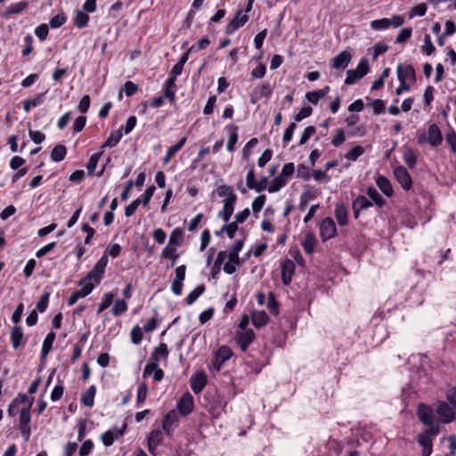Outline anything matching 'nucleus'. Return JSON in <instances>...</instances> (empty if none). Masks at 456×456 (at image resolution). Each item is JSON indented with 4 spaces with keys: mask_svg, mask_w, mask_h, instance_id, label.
I'll return each mask as SVG.
<instances>
[{
    "mask_svg": "<svg viewBox=\"0 0 456 456\" xmlns=\"http://www.w3.org/2000/svg\"><path fill=\"white\" fill-rule=\"evenodd\" d=\"M108 262L109 259L107 255L103 254L102 257L97 261L93 270H91L85 278L93 281L94 285L100 283Z\"/></svg>",
    "mask_w": 456,
    "mask_h": 456,
    "instance_id": "obj_1",
    "label": "nucleus"
},
{
    "mask_svg": "<svg viewBox=\"0 0 456 456\" xmlns=\"http://www.w3.org/2000/svg\"><path fill=\"white\" fill-rule=\"evenodd\" d=\"M232 355V352L229 346H220L214 354V358L211 362V369L215 371H219L223 364L228 361Z\"/></svg>",
    "mask_w": 456,
    "mask_h": 456,
    "instance_id": "obj_2",
    "label": "nucleus"
},
{
    "mask_svg": "<svg viewBox=\"0 0 456 456\" xmlns=\"http://www.w3.org/2000/svg\"><path fill=\"white\" fill-rule=\"evenodd\" d=\"M454 410L446 402H438L436 411L441 422L451 423L456 418Z\"/></svg>",
    "mask_w": 456,
    "mask_h": 456,
    "instance_id": "obj_3",
    "label": "nucleus"
},
{
    "mask_svg": "<svg viewBox=\"0 0 456 456\" xmlns=\"http://www.w3.org/2000/svg\"><path fill=\"white\" fill-rule=\"evenodd\" d=\"M320 237L322 241H326L331 238H334L337 235V227L330 217H327L323 219L320 225Z\"/></svg>",
    "mask_w": 456,
    "mask_h": 456,
    "instance_id": "obj_4",
    "label": "nucleus"
},
{
    "mask_svg": "<svg viewBox=\"0 0 456 456\" xmlns=\"http://www.w3.org/2000/svg\"><path fill=\"white\" fill-rule=\"evenodd\" d=\"M256 338L253 330H238L236 332L235 340L240 346L242 352H246L249 345L254 341Z\"/></svg>",
    "mask_w": 456,
    "mask_h": 456,
    "instance_id": "obj_5",
    "label": "nucleus"
},
{
    "mask_svg": "<svg viewBox=\"0 0 456 456\" xmlns=\"http://www.w3.org/2000/svg\"><path fill=\"white\" fill-rule=\"evenodd\" d=\"M394 175L403 190L409 191L411 188L412 180L410 174L408 173L404 167H396L394 169Z\"/></svg>",
    "mask_w": 456,
    "mask_h": 456,
    "instance_id": "obj_6",
    "label": "nucleus"
},
{
    "mask_svg": "<svg viewBox=\"0 0 456 456\" xmlns=\"http://www.w3.org/2000/svg\"><path fill=\"white\" fill-rule=\"evenodd\" d=\"M248 20V17L247 14H243L241 9L238 10L236 15L233 19L228 23L225 28V33L227 35L232 34L235 30L239 29L240 27L244 26Z\"/></svg>",
    "mask_w": 456,
    "mask_h": 456,
    "instance_id": "obj_7",
    "label": "nucleus"
},
{
    "mask_svg": "<svg viewBox=\"0 0 456 456\" xmlns=\"http://www.w3.org/2000/svg\"><path fill=\"white\" fill-rule=\"evenodd\" d=\"M177 410L183 416L189 415L193 410V397L190 393L183 394L177 403Z\"/></svg>",
    "mask_w": 456,
    "mask_h": 456,
    "instance_id": "obj_8",
    "label": "nucleus"
},
{
    "mask_svg": "<svg viewBox=\"0 0 456 456\" xmlns=\"http://www.w3.org/2000/svg\"><path fill=\"white\" fill-rule=\"evenodd\" d=\"M237 196L232 195L230 198L224 200V208L218 213V217L223 218L224 222H228L234 211V204L236 202Z\"/></svg>",
    "mask_w": 456,
    "mask_h": 456,
    "instance_id": "obj_9",
    "label": "nucleus"
},
{
    "mask_svg": "<svg viewBox=\"0 0 456 456\" xmlns=\"http://www.w3.org/2000/svg\"><path fill=\"white\" fill-rule=\"evenodd\" d=\"M295 268L296 265L290 259H285L281 263V281L284 285L287 286L291 282L295 273Z\"/></svg>",
    "mask_w": 456,
    "mask_h": 456,
    "instance_id": "obj_10",
    "label": "nucleus"
},
{
    "mask_svg": "<svg viewBox=\"0 0 456 456\" xmlns=\"http://www.w3.org/2000/svg\"><path fill=\"white\" fill-rule=\"evenodd\" d=\"M126 428V425L123 424L121 429H118L117 428L109 429L105 433L102 435V441L105 446H110L113 444L114 441L122 436Z\"/></svg>",
    "mask_w": 456,
    "mask_h": 456,
    "instance_id": "obj_11",
    "label": "nucleus"
},
{
    "mask_svg": "<svg viewBox=\"0 0 456 456\" xmlns=\"http://www.w3.org/2000/svg\"><path fill=\"white\" fill-rule=\"evenodd\" d=\"M159 363L154 362H148L144 367L142 377L145 379L153 373V379L157 382L160 381L164 378V371L158 368Z\"/></svg>",
    "mask_w": 456,
    "mask_h": 456,
    "instance_id": "obj_12",
    "label": "nucleus"
},
{
    "mask_svg": "<svg viewBox=\"0 0 456 456\" xmlns=\"http://www.w3.org/2000/svg\"><path fill=\"white\" fill-rule=\"evenodd\" d=\"M428 142L432 147H437L443 142V136L437 125L432 124L429 126L427 134Z\"/></svg>",
    "mask_w": 456,
    "mask_h": 456,
    "instance_id": "obj_13",
    "label": "nucleus"
},
{
    "mask_svg": "<svg viewBox=\"0 0 456 456\" xmlns=\"http://www.w3.org/2000/svg\"><path fill=\"white\" fill-rule=\"evenodd\" d=\"M352 55L347 51H343L332 59V68L335 69H345L350 63Z\"/></svg>",
    "mask_w": 456,
    "mask_h": 456,
    "instance_id": "obj_14",
    "label": "nucleus"
},
{
    "mask_svg": "<svg viewBox=\"0 0 456 456\" xmlns=\"http://www.w3.org/2000/svg\"><path fill=\"white\" fill-rule=\"evenodd\" d=\"M418 416H419V420L423 424L432 423L434 421H436L435 419V416H434L433 409L426 403H420L419 405Z\"/></svg>",
    "mask_w": 456,
    "mask_h": 456,
    "instance_id": "obj_15",
    "label": "nucleus"
},
{
    "mask_svg": "<svg viewBox=\"0 0 456 456\" xmlns=\"http://www.w3.org/2000/svg\"><path fill=\"white\" fill-rule=\"evenodd\" d=\"M334 215L338 225L345 226L348 224V209L344 203L338 202L336 204Z\"/></svg>",
    "mask_w": 456,
    "mask_h": 456,
    "instance_id": "obj_16",
    "label": "nucleus"
},
{
    "mask_svg": "<svg viewBox=\"0 0 456 456\" xmlns=\"http://www.w3.org/2000/svg\"><path fill=\"white\" fill-rule=\"evenodd\" d=\"M11 344L13 349L17 350L25 344L24 333L20 326H14L11 330Z\"/></svg>",
    "mask_w": 456,
    "mask_h": 456,
    "instance_id": "obj_17",
    "label": "nucleus"
},
{
    "mask_svg": "<svg viewBox=\"0 0 456 456\" xmlns=\"http://www.w3.org/2000/svg\"><path fill=\"white\" fill-rule=\"evenodd\" d=\"M396 72L399 81L406 82L407 80L415 79V70L411 65L403 67L402 64H399L397 66Z\"/></svg>",
    "mask_w": 456,
    "mask_h": 456,
    "instance_id": "obj_18",
    "label": "nucleus"
},
{
    "mask_svg": "<svg viewBox=\"0 0 456 456\" xmlns=\"http://www.w3.org/2000/svg\"><path fill=\"white\" fill-rule=\"evenodd\" d=\"M162 441V432L159 429H154L148 437V449L154 454L155 450Z\"/></svg>",
    "mask_w": 456,
    "mask_h": 456,
    "instance_id": "obj_19",
    "label": "nucleus"
},
{
    "mask_svg": "<svg viewBox=\"0 0 456 456\" xmlns=\"http://www.w3.org/2000/svg\"><path fill=\"white\" fill-rule=\"evenodd\" d=\"M317 244V240L314 236V233L313 232H307L305 235V238L302 241V247L305 250V252L308 255H311L315 248V246Z\"/></svg>",
    "mask_w": 456,
    "mask_h": 456,
    "instance_id": "obj_20",
    "label": "nucleus"
},
{
    "mask_svg": "<svg viewBox=\"0 0 456 456\" xmlns=\"http://www.w3.org/2000/svg\"><path fill=\"white\" fill-rule=\"evenodd\" d=\"M169 351L167 346L165 343H160L159 346L155 347L151 358L148 362L156 361L159 363L160 359L166 360L168 357Z\"/></svg>",
    "mask_w": 456,
    "mask_h": 456,
    "instance_id": "obj_21",
    "label": "nucleus"
},
{
    "mask_svg": "<svg viewBox=\"0 0 456 456\" xmlns=\"http://www.w3.org/2000/svg\"><path fill=\"white\" fill-rule=\"evenodd\" d=\"M376 184L387 197H391L393 195L394 191L392 184L386 176L379 175L376 179Z\"/></svg>",
    "mask_w": 456,
    "mask_h": 456,
    "instance_id": "obj_22",
    "label": "nucleus"
},
{
    "mask_svg": "<svg viewBox=\"0 0 456 456\" xmlns=\"http://www.w3.org/2000/svg\"><path fill=\"white\" fill-rule=\"evenodd\" d=\"M269 317L265 311H254L251 314V322L256 328H261L268 322Z\"/></svg>",
    "mask_w": 456,
    "mask_h": 456,
    "instance_id": "obj_23",
    "label": "nucleus"
},
{
    "mask_svg": "<svg viewBox=\"0 0 456 456\" xmlns=\"http://www.w3.org/2000/svg\"><path fill=\"white\" fill-rule=\"evenodd\" d=\"M206 375L203 373H199L191 379V388L195 394H198L202 391V389L206 386Z\"/></svg>",
    "mask_w": 456,
    "mask_h": 456,
    "instance_id": "obj_24",
    "label": "nucleus"
},
{
    "mask_svg": "<svg viewBox=\"0 0 456 456\" xmlns=\"http://www.w3.org/2000/svg\"><path fill=\"white\" fill-rule=\"evenodd\" d=\"M45 93L37 94L32 99H27L23 102V110L28 113L32 108L41 105L45 101Z\"/></svg>",
    "mask_w": 456,
    "mask_h": 456,
    "instance_id": "obj_25",
    "label": "nucleus"
},
{
    "mask_svg": "<svg viewBox=\"0 0 456 456\" xmlns=\"http://www.w3.org/2000/svg\"><path fill=\"white\" fill-rule=\"evenodd\" d=\"M184 232L181 228H175L172 231L169 242L167 247L177 248L179 247L183 240Z\"/></svg>",
    "mask_w": 456,
    "mask_h": 456,
    "instance_id": "obj_26",
    "label": "nucleus"
},
{
    "mask_svg": "<svg viewBox=\"0 0 456 456\" xmlns=\"http://www.w3.org/2000/svg\"><path fill=\"white\" fill-rule=\"evenodd\" d=\"M96 394V387L94 385L90 386L86 392L81 395V403L87 406L92 407L94 405V399Z\"/></svg>",
    "mask_w": 456,
    "mask_h": 456,
    "instance_id": "obj_27",
    "label": "nucleus"
},
{
    "mask_svg": "<svg viewBox=\"0 0 456 456\" xmlns=\"http://www.w3.org/2000/svg\"><path fill=\"white\" fill-rule=\"evenodd\" d=\"M56 335L53 331H50L43 341L41 349V358L46 357L52 349L53 344L55 340Z\"/></svg>",
    "mask_w": 456,
    "mask_h": 456,
    "instance_id": "obj_28",
    "label": "nucleus"
},
{
    "mask_svg": "<svg viewBox=\"0 0 456 456\" xmlns=\"http://www.w3.org/2000/svg\"><path fill=\"white\" fill-rule=\"evenodd\" d=\"M179 413L175 410L170 411L163 419V429L168 434L171 430L172 424L178 420Z\"/></svg>",
    "mask_w": 456,
    "mask_h": 456,
    "instance_id": "obj_29",
    "label": "nucleus"
},
{
    "mask_svg": "<svg viewBox=\"0 0 456 456\" xmlns=\"http://www.w3.org/2000/svg\"><path fill=\"white\" fill-rule=\"evenodd\" d=\"M122 138V132L121 130H118L115 132H112L110 136L107 138L105 142L102 145L101 151H103V150L107 147H114L116 146Z\"/></svg>",
    "mask_w": 456,
    "mask_h": 456,
    "instance_id": "obj_30",
    "label": "nucleus"
},
{
    "mask_svg": "<svg viewBox=\"0 0 456 456\" xmlns=\"http://www.w3.org/2000/svg\"><path fill=\"white\" fill-rule=\"evenodd\" d=\"M66 154L67 148L62 144H58L52 150L51 159L54 162H60L65 159Z\"/></svg>",
    "mask_w": 456,
    "mask_h": 456,
    "instance_id": "obj_31",
    "label": "nucleus"
},
{
    "mask_svg": "<svg viewBox=\"0 0 456 456\" xmlns=\"http://www.w3.org/2000/svg\"><path fill=\"white\" fill-rule=\"evenodd\" d=\"M403 159L408 167L413 168L415 167L417 158L414 151L411 148L405 147L403 149Z\"/></svg>",
    "mask_w": 456,
    "mask_h": 456,
    "instance_id": "obj_32",
    "label": "nucleus"
},
{
    "mask_svg": "<svg viewBox=\"0 0 456 456\" xmlns=\"http://www.w3.org/2000/svg\"><path fill=\"white\" fill-rule=\"evenodd\" d=\"M226 129H228L230 131L226 148H227L228 151H233L234 148H235V144L237 143V141H238V134H237L238 128L235 126H227Z\"/></svg>",
    "mask_w": 456,
    "mask_h": 456,
    "instance_id": "obj_33",
    "label": "nucleus"
},
{
    "mask_svg": "<svg viewBox=\"0 0 456 456\" xmlns=\"http://www.w3.org/2000/svg\"><path fill=\"white\" fill-rule=\"evenodd\" d=\"M79 285L82 286L80 289H77L79 296L81 297H85L88 296L94 288V283L89 280H86V278H84L80 282Z\"/></svg>",
    "mask_w": 456,
    "mask_h": 456,
    "instance_id": "obj_34",
    "label": "nucleus"
},
{
    "mask_svg": "<svg viewBox=\"0 0 456 456\" xmlns=\"http://www.w3.org/2000/svg\"><path fill=\"white\" fill-rule=\"evenodd\" d=\"M79 285L82 286L80 289H77L79 296L81 297H85L88 296L94 288V283L89 280H86V278H84L80 282Z\"/></svg>",
    "mask_w": 456,
    "mask_h": 456,
    "instance_id": "obj_35",
    "label": "nucleus"
},
{
    "mask_svg": "<svg viewBox=\"0 0 456 456\" xmlns=\"http://www.w3.org/2000/svg\"><path fill=\"white\" fill-rule=\"evenodd\" d=\"M367 195L379 208L386 204V200L374 187H369L367 189Z\"/></svg>",
    "mask_w": 456,
    "mask_h": 456,
    "instance_id": "obj_36",
    "label": "nucleus"
},
{
    "mask_svg": "<svg viewBox=\"0 0 456 456\" xmlns=\"http://www.w3.org/2000/svg\"><path fill=\"white\" fill-rule=\"evenodd\" d=\"M287 181L284 180L282 177H281L280 175L276 176L275 178H273L271 183H270V185L269 187L267 188L268 191L270 193H274V192H277L279 191L282 187H284L286 184H287Z\"/></svg>",
    "mask_w": 456,
    "mask_h": 456,
    "instance_id": "obj_37",
    "label": "nucleus"
},
{
    "mask_svg": "<svg viewBox=\"0 0 456 456\" xmlns=\"http://www.w3.org/2000/svg\"><path fill=\"white\" fill-rule=\"evenodd\" d=\"M206 290L204 284L197 286L186 297L188 305L193 304Z\"/></svg>",
    "mask_w": 456,
    "mask_h": 456,
    "instance_id": "obj_38",
    "label": "nucleus"
},
{
    "mask_svg": "<svg viewBox=\"0 0 456 456\" xmlns=\"http://www.w3.org/2000/svg\"><path fill=\"white\" fill-rule=\"evenodd\" d=\"M363 153L364 148L361 145H356L345 154V158L349 161H355Z\"/></svg>",
    "mask_w": 456,
    "mask_h": 456,
    "instance_id": "obj_39",
    "label": "nucleus"
},
{
    "mask_svg": "<svg viewBox=\"0 0 456 456\" xmlns=\"http://www.w3.org/2000/svg\"><path fill=\"white\" fill-rule=\"evenodd\" d=\"M28 3L24 1L12 4L6 9L5 13L6 15L19 14L23 12L28 7Z\"/></svg>",
    "mask_w": 456,
    "mask_h": 456,
    "instance_id": "obj_40",
    "label": "nucleus"
},
{
    "mask_svg": "<svg viewBox=\"0 0 456 456\" xmlns=\"http://www.w3.org/2000/svg\"><path fill=\"white\" fill-rule=\"evenodd\" d=\"M371 206L372 202L362 195L358 196L353 202V207H355L358 210H364Z\"/></svg>",
    "mask_w": 456,
    "mask_h": 456,
    "instance_id": "obj_41",
    "label": "nucleus"
},
{
    "mask_svg": "<svg viewBox=\"0 0 456 456\" xmlns=\"http://www.w3.org/2000/svg\"><path fill=\"white\" fill-rule=\"evenodd\" d=\"M89 21V16L83 11L77 10L76 11L75 15V25L78 28H82L87 25Z\"/></svg>",
    "mask_w": 456,
    "mask_h": 456,
    "instance_id": "obj_42",
    "label": "nucleus"
},
{
    "mask_svg": "<svg viewBox=\"0 0 456 456\" xmlns=\"http://www.w3.org/2000/svg\"><path fill=\"white\" fill-rule=\"evenodd\" d=\"M102 153L103 151H100L99 152H96L90 157L89 161L86 165V169L89 175L94 174V172L95 171L98 161L102 157Z\"/></svg>",
    "mask_w": 456,
    "mask_h": 456,
    "instance_id": "obj_43",
    "label": "nucleus"
},
{
    "mask_svg": "<svg viewBox=\"0 0 456 456\" xmlns=\"http://www.w3.org/2000/svg\"><path fill=\"white\" fill-rule=\"evenodd\" d=\"M32 403L28 407H23L20 412V426L26 427L29 426L30 423V407Z\"/></svg>",
    "mask_w": 456,
    "mask_h": 456,
    "instance_id": "obj_44",
    "label": "nucleus"
},
{
    "mask_svg": "<svg viewBox=\"0 0 456 456\" xmlns=\"http://www.w3.org/2000/svg\"><path fill=\"white\" fill-rule=\"evenodd\" d=\"M127 310V304L123 299H117L112 307V314L119 316Z\"/></svg>",
    "mask_w": 456,
    "mask_h": 456,
    "instance_id": "obj_45",
    "label": "nucleus"
},
{
    "mask_svg": "<svg viewBox=\"0 0 456 456\" xmlns=\"http://www.w3.org/2000/svg\"><path fill=\"white\" fill-rule=\"evenodd\" d=\"M390 27L388 18L374 20L370 22V28L374 30H384Z\"/></svg>",
    "mask_w": 456,
    "mask_h": 456,
    "instance_id": "obj_46",
    "label": "nucleus"
},
{
    "mask_svg": "<svg viewBox=\"0 0 456 456\" xmlns=\"http://www.w3.org/2000/svg\"><path fill=\"white\" fill-rule=\"evenodd\" d=\"M113 300H114L113 293L110 292V293L105 294L102 301L101 302V304L98 306L97 314H99L102 312H103L105 309H107L113 303Z\"/></svg>",
    "mask_w": 456,
    "mask_h": 456,
    "instance_id": "obj_47",
    "label": "nucleus"
},
{
    "mask_svg": "<svg viewBox=\"0 0 456 456\" xmlns=\"http://www.w3.org/2000/svg\"><path fill=\"white\" fill-rule=\"evenodd\" d=\"M294 171H295L294 164L291 162L286 163L282 167L281 172L279 175L288 182L290 179V177L292 176V175L294 174Z\"/></svg>",
    "mask_w": 456,
    "mask_h": 456,
    "instance_id": "obj_48",
    "label": "nucleus"
},
{
    "mask_svg": "<svg viewBox=\"0 0 456 456\" xmlns=\"http://www.w3.org/2000/svg\"><path fill=\"white\" fill-rule=\"evenodd\" d=\"M175 251H176V248H172V247L167 246L162 250V253H161L162 256L171 259V266L175 265V263L176 262V260L178 258V255L175 253Z\"/></svg>",
    "mask_w": 456,
    "mask_h": 456,
    "instance_id": "obj_49",
    "label": "nucleus"
},
{
    "mask_svg": "<svg viewBox=\"0 0 456 456\" xmlns=\"http://www.w3.org/2000/svg\"><path fill=\"white\" fill-rule=\"evenodd\" d=\"M370 105L372 107V111L374 115L382 114L385 111L386 104L385 102L381 99L373 100Z\"/></svg>",
    "mask_w": 456,
    "mask_h": 456,
    "instance_id": "obj_50",
    "label": "nucleus"
},
{
    "mask_svg": "<svg viewBox=\"0 0 456 456\" xmlns=\"http://www.w3.org/2000/svg\"><path fill=\"white\" fill-rule=\"evenodd\" d=\"M143 328L138 325L134 326L131 330V340L134 345H139L142 340Z\"/></svg>",
    "mask_w": 456,
    "mask_h": 456,
    "instance_id": "obj_51",
    "label": "nucleus"
},
{
    "mask_svg": "<svg viewBox=\"0 0 456 456\" xmlns=\"http://www.w3.org/2000/svg\"><path fill=\"white\" fill-rule=\"evenodd\" d=\"M240 264V258H228L224 265V271L228 274H232L236 271V266Z\"/></svg>",
    "mask_w": 456,
    "mask_h": 456,
    "instance_id": "obj_52",
    "label": "nucleus"
},
{
    "mask_svg": "<svg viewBox=\"0 0 456 456\" xmlns=\"http://www.w3.org/2000/svg\"><path fill=\"white\" fill-rule=\"evenodd\" d=\"M315 132L316 129L314 126H306L301 134L299 144L303 145L306 143L310 137L315 134Z\"/></svg>",
    "mask_w": 456,
    "mask_h": 456,
    "instance_id": "obj_53",
    "label": "nucleus"
},
{
    "mask_svg": "<svg viewBox=\"0 0 456 456\" xmlns=\"http://www.w3.org/2000/svg\"><path fill=\"white\" fill-rule=\"evenodd\" d=\"M67 20L64 13H58L50 20V26L53 28H58L62 26Z\"/></svg>",
    "mask_w": 456,
    "mask_h": 456,
    "instance_id": "obj_54",
    "label": "nucleus"
},
{
    "mask_svg": "<svg viewBox=\"0 0 456 456\" xmlns=\"http://www.w3.org/2000/svg\"><path fill=\"white\" fill-rule=\"evenodd\" d=\"M356 71L361 77H363L370 70L369 61L367 58H362L356 67Z\"/></svg>",
    "mask_w": 456,
    "mask_h": 456,
    "instance_id": "obj_55",
    "label": "nucleus"
},
{
    "mask_svg": "<svg viewBox=\"0 0 456 456\" xmlns=\"http://www.w3.org/2000/svg\"><path fill=\"white\" fill-rule=\"evenodd\" d=\"M187 138L183 136L175 145L169 147L167 153L173 158L186 143Z\"/></svg>",
    "mask_w": 456,
    "mask_h": 456,
    "instance_id": "obj_56",
    "label": "nucleus"
},
{
    "mask_svg": "<svg viewBox=\"0 0 456 456\" xmlns=\"http://www.w3.org/2000/svg\"><path fill=\"white\" fill-rule=\"evenodd\" d=\"M361 76L359 75V73L356 71V69H349L346 71V77L345 78V84L346 85H353L354 84L357 80L361 79Z\"/></svg>",
    "mask_w": 456,
    "mask_h": 456,
    "instance_id": "obj_57",
    "label": "nucleus"
},
{
    "mask_svg": "<svg viewBox=\"0 0 456 456\" xmlns=\"http://www.w3.org/2000/svg\"><path fill=\"white\" fill-rule=\"evenodd\" d=\"M421 50L428 55H430L435 51V46L431 41V37L428 34L424 36V45L421 46Z\"/></svg>",
    "mask_w": 456,
    "mask_h": 456,
    "instance_id": "obj_58",
    "label": "nucleus"
},
{
    "mask_svg": "<svg viewBox=\"0 0 456 456\" xmlns=\"http://www.w3.org/2000/svg\"><path fill=\"white\" fill-rule=\"evenodd\" d=\"M427 12V4L422 3L415 5L411 11H410V18H412L414 16H424Z\"/></svg>",
    "mask_w": 456,
    "mask_h": 456,
    "instance_id": "obj_59",
    "label": "nucleus"
},
{
    "mask_svg": "<svg viewBox=\"0 0 456 456\" xmlns=\"http://www.w3.org/2000/svg\"><path fill=\"white\" fill-rule=\"evenodd\" d=\"M156 188L154 185H151L149 186L144 193L141 196V204H142L143 206H147L152 197V195L154 194V191H155Z\"/></svg>",
    "mask_w": 456,
    "mask_h": 456,
    "instance_id": "obj_60",
    "label": "nucleus"
},
{
    "mask_svg": "<svg viewBox=\"0 0 456 456\" xmlns=\"http://www.w3.org/2000/svg\"><path fill=\"white\" fill-rule=\"evenodd\" d=\"M266 200L265 195L256 197L252 202V209L254 213H258L263 208Z\"/></svg>",
    "mask_w": 456,
    "mask_h": 456,
    "instance_id": "obj_61",
    "label": "nucleus"
},
{
    "mask_svg": "<svg viewBox=\"0 0 456 456\" xmlns=\"http://www.w3.org/2000/svg\"><path fill=\"white\" fill-rule=\"evenodd\" d=\"M346 140L344 130L342 128H339L336 131V134L332 138L331 143L335 147H339L344 143Z\"/></svg>",
    "mask_w": 456,
    "mask_h": 456,
    "instance_id": "obj_62",
    "label": "nucleus"
},
{
    "mask_svg": "<svg viewBox=\"0 0 456 456\" xmlns=\"http://www.w3.org/2000/svg\"><path fill=\"white\" fill-rule=\"evenodd\" d=\"M273 151L270 149L265 150L257 160L259 167H264L272 159Z\"/></svg>",
    "mask_w": 456,
    "mask_h": 456,
    "instance_id": "obj_63",
    "label": "nucleus"
},
{
    "mask_svg": "<svg viewBox=\"0 0 456 456\" xmlns=\"http://www.w3.org/2000/svg\"><path fill=\"white\" fill-rule=\"evenodd\" d=\"M446 399L451 406L456 410V387H451L446 392Z\"/></svg>",
    "mask_w": 456,
    "mask_h": 456,
    "instance_id": "obj_64",
    "label": "nucleus"
}]
</instances>
